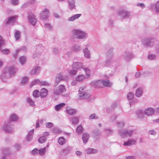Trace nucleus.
Instances as JSON below:
<instances>
[{
    "mask_svg": "<svg viewBox=\"0 0 159 159\" xmlns=\"http://www.w3.org/2000/svg\"><path fill=\"white\" fill-rule=\"evenodd\" d=\"M34 132V129L30 130L28 134L27 135L26 139L28 142L31 141L33 138V134Z\"/></svg>",
    "mask_w": 159,
    "mask_h": 159,
    "instance_id": "nucleus-21",
    "label": "nucleus"
},
{
    "mask_svg": "<svg viewBox=\"0 0 159 159\" xmlns=\"http://www.w3.org/2000/svg\"><path fill=\"white\" fill-rule=\"evenodd\" d=\"M135 132L134 130H128L126 129H121L119 130V135L122 138H124L127 136L131 137Z\"/></svg>",
    "mask_w": 159,
    "mask_h": 159,
    "instance_id": "nucleus-3",
    "label": "nucleus"
},
{
    "mask_svg": "<svg viewBox=\"0 0 159 159\" xmlns=\"http://www.w3.org/2000/svg\"><path fill=\"white\" fill-rule=\"evenodd\" d=\"M117 14L122 19H127L130 16L129 12L124 8L119 9L117 12Z\"/></svg>",
    "mask_w": 159,
    "mask_h": 159,
    "instance_id": "nucleus-5",
    "label": "nucleus"
},
{
    "mask_svg": "<svg viewBox=\"0 0 159 159\" xmlns=\"http://www.w3.org/2000/svg\"><path fill=\"white\" fill-rule=\"evenodd\" d=\"M72 34L74 38L78 39H83L88 37V34L85 32L79 29L73 30Z\"/></svg>",
    "mask_w": 159,
    "mask_h": 159,
    "instance_id": "nucleus-1",
    "label": "nucleus"
},
{
    "mask_svg": "<svg viewBox=\"0 0 159 159\" xmlns=\"http://www.w3.org/2000/svg\"><path fill=\"white\" fill-rule=\"evenodd\" d=\"M2 52L4 54H7L9 53L10 51L7 49H5L2 50Z\"/></svg>",
    "mask_w": 159,
    "mask_h": 159,
    "instance_id": "nucleus-60",
    "label": "nucleus"
},
{
    "mask_svg": "<svg viewBox=\"0 0 159 159\" xmlns=\"http://www.w3.org/2000/svg\"><path fill=\"white\" fill-rule=\"evenodd\" d=\"M19 3L18 0H12V4L14 5H17Z\"/></svg>",
    "mask_w": 159,
    "mask_h": 159,
    "instance_id": "nucleus-63",
    "label": "nucleus"
},
{
    "mask_svg": "<svg viewBox=\"0 0 159 159\" xmlns=\"http://www.w3.org/2000/svg\"><path fill=\"white\" fill-rule=\"evenodd\" d=\"M28 77H25L22 80L21 83L22 84H25L28 82Z\"/></svg>",
    "mask_w": 159,
    "mask_h": 159,
    "instance_id": "nucleus-56",
    "label": "nucleus"
},
{
    "mask_svg": "<svg viewBox=\"0 0 159 159\" xmlns=\"http://www.w3.org/2000/svg\"><path fill=\"white\" fill-rule=\"evenodd\" d=\"M27 51V48L25 46H22L20 48H17L16 50V52H15L13 55L14 57L16 58L19 52H25Z\"/></svg>",
    "mask_w": 159,
    "mask_h": 159,
    "instance_id": "nucleus-17",
    "label": "nucleus"
},
{
    "mask_svg": "<svg viewBox=\"0 0 159 159\" xmlns=\"http://www.w3.org/2000/svg\"><path fill=\"white\" fill-rule=\"evenodd\" d=\"M48 94V90L45 88H43L41 90L40 95L42 98H44L46 97Z\"/></svg>",
    "mask_w": 159,
    "mask_h": 159,
    "instance_id": "nucleus-27",
    "label": "nucleus"
},
{
    "mask_svg": "<svg viewBox=\"0 0 159 159\" xmlns=\"http://www.w3.org/2000/svg\"><path fill=\"white\" fill-rule=\"evenodd\" d=\"M142 89L141 88H139L136 91L135 95L137 97H140L142 96Z\"/></svg>",
    "mask_w": 159,
    "mask_h": 159,
    "instance_id": "nucleus-30",
    "label": "nucleus"
},
{
    "mask_svg": "<svg viewBox=\"0 0 159 159\" xmlns=\"http://www.w3.org/2000/svg\"><path fill=\"white\" fill-rule=\"evenodd\" d=\"M89 137V134L86 133L83 134L82 138L83 143H86L88 141Z\"/></svg>",
    "mask_w": 159,
    "mask_h": 159,
    "instance_id": "nucleus-31",
    "label": "nucleus"
},
{
    "mask_svg": "<svg viewBox=\"0 0 159 159\" xmlns=\"http://www.w3.org/2000/svg\"><path fill=\"white\" fill-rule=\"evenodd\" d=\"M85 152L87 154H90L97 153L98 151L97 150L94 148H89L85 150Z\"/></svg>",
    "mask_w": 159,
    "mask_h": 159,
    "instance_id": "nucleus-26",
    "label": "nucleus"
},
{
    "mask_svg": "<svg viewBox=\"0 0 159 159\" xmlns=\"http://www.w3.org/2000/svg\"><path fill=\"white\" fill-rule=\"evenodd\" d=\"M19 61L20 63L22 64H24L26 62V58L24 56H21L20 57Z\"/></svg>",
    "mask_w": 159,
    "mask_h": 159,
    "instance_id": "nucleus-41",
    "label": "nucleus"
},
{
    "mask_svg": "<svg viewBox=\"0 0 159 159\" xmlns=\"http://www.w3.org/2000/svg\"><path fill=\"white\" fill-rule=\"evenodd\" d=\"M39 92L37 90H34L33 92V95L34 98H38L39 96Z\"/></svg>",
    "mask_w": 159,
    "mask_h": 159,
    "instance_id": "nucleus-48",
    "label": "nucleus"
},
{
    "mask_svg": "<svg viewBox=\"0 0 159 159\" xmlns=\"http://www.w3.org/2000/svg\"><path fill=\"white\" fill-rule=\"evenodd\" d=\"M13 125H11L10 122L5 123L3 127V129L6 132L9 133L12 132Z\"/></svg>",
    "mask_w": 159,
    "mask_h": 159,
    "instance_id": "nucleus-10",
    "label": "nucleus"
},
{
    "mask_svg": "<svg viewBox=\"0 0 159 159\" xmlns=\"http://www.w3.org/2000/svg\"><path fill=\"white\" fill-rule=\"evenodd\" d=\"M134 97V94L132 92L129 93L127 94V98L129 100H132Z\"/></svg>",
    "mask_w": 159,
    "mask_h": 159,
    "instance_id": "nucleus-49",
    "label": "nucleus"
},
{
    "mask_svg": "<svg viewBox=\"0 0 159 159\" xmlns=\"http://www.w3.org/2000/svg\"><path fill=\"white\" fill-rule=\"evenodd\" d=\"M84 87H80L79 90V93L78 94L79 98L80 99H84L88 98L89 97V94H87L84 92Z\"/></svg>",
    "mask_w": 159,
    "mask_h": 159,
    "instance_id": "nucleus-9",
    "label": "nucleus"
},
{
    "mask_svg": "<svg viewBox=\"0 0 159 159\" xmlns=\"http://www.w3.org/2000/svg\"><path fill=\"white\" fill-rule=\"evenodd\" d=\"M75 70H70L69 71V74L72 75H76L77 73V71Z\"/></svg>",
    "mask_w": 159,
    "mask_h": 159,
    "instance_id": "nucleus-54",
    "label": "nucleus"
},
{
    "mask_svg": "<svg viewBox=\"0 0 159 159\" xmlns=\"http://www.w3.org/2000/svg\"><path fill=\"white\" fill-rule=\"evenodd\" d=\"M85 78L84 76L82 75H77L76 78V81L78 82H81L83 81Z\"/></svg>",
    "mask_w": 159,
    "mask_h": 159,
    "instance_id": "nucleus-33",
    "label": "nucleus"
},
{
    "mask_svg": "<svg viewBox=\"0 0 159 159\" xmlns=\"http://www.w3.org/2000/svg\"><path fill=\"white\" fill-rule=\"evenodd\" d=\"M65 105V103H60L56 105L55 107V109L57 111H59Z\"/></svg>",
    "mask_w": 159,
    "mask_h": 159,
    "instance_id": "nucleus-34",
    "label": "nucleus"
},
{
    "mask_svg": "<svg viewBox=\"0 0 159 159\" xmlns=\"http://www.w3.org/2000/svg\"><path fill=\"white\" fill-rule=\"evenodd\" d=\"M113 61L112 58L107 57V60L105 63V66H107Z\"/></svg>",
    "mask_w": 159,
    "mask_h": 159,
    "instance_id": "nucleus-37",
    "label": "nucleus"
},
{
    "mask_svg": "<svg viewBox=\"0 0 159 159\" xmlns=\"http://www.w3.org/2000/svg\"><path fill=\"white\" fill-rule=\"evenodd\" d=\"M16 71V69L13 66H8L4 68L3 72L5 74H8L11 76L15 74Z\"/></svg>",
    "mask_w": 159,
    "mask_h": 159,
    "instance_id": "nucleus-8",
    "label": "nucleus"
},
{
    "mask_svg": "<svg viewBox=\"0 0 159 159\" xmlns=\"http://www.w3.org/2000/svg\"><path fill=\"white\" fill-rule=\"evenodd\" d=\"M40 67L39 66H37L33 69L31 71V74L32 75H37L40 72Z\"/></svg>",
    "mask_w": 159,
    "mask_h": 159,
    "instance_id": "nucleus-22",
    "label": "nucleus"
},
{
    "mask_svg": "<svg viewBox=\"0 0 159 159\" xmlns=\"http://www.w3.org/2000/svg\"><path fill=\"white\" fill-rule=\"evenodd\" d=\"M71 121L73 124H76L78 123L79 120L77 117H73L71 119Z\"/></svg>",
    "mask_w": 159,
    "mask_h": 159,
    "instance_id": "nucleus-46",
    "label": "nucleus"
},
{
    "mask_svg": "<svg viewBox=\"0 0 159 159\" xmlns=\"http://www.w3.org/2000/svg\"><path fill=\"white\" fill-rule=\"evenodd\" d=\"M69 7L70 10L75 9V0H68Z\"/></svg>",
    "mask_w": 159,
    "mask_h": 159,
    "instance_id": "nucleus-25",
    "label": "nucleus"
},
{
    "mask_svg": "<svg viewBox=\"0 0 159 159\" xmlns=\"http://www.w3.org/2000/svg\"><path fill=\"white\" fill-rule=\"evenodd\" d=\"M46 148H41L39 150V154L41 156H43L45 154L46 152Z\"/></svg>",
    "mask_w": 159,
    "mask_h": 159,
    "instance_id": "nucleus-38",
    "label": "nucleus"
},
{
    "mask_svg": "<svg viewBox=\"0 0 159 159\" xmlns=\"http://www.w3.org/2000/svg\"><path fill=\"white\" fill-rule=\"evenodd\" d=\"M101 83L105 86L110 87L112 85L111 83L109 80H104L92 82L91 83V85L95 87H99V85Z\"/></svg>",
    "mask_w": 159,
    "mask_h": 159,
    "instance_id": "nucleus-4",
    "label": "nucleus"
},
{
    "mask_svg": "<svg viewBox=\"0 0 159 159\" xmlns=\"http://www.w3.org/2000/svg\"><path fill=\"white\" fill-rule=\"evenodd\" d=\"M83 53L84 56L88 59H90L91 57V54L90 51L88 48H86L83 50Z\"/></svg>",
    "mask_w": 159,
    "mask_h": 159,
    "instance_id": "nucleus-20",
    "label": "nucleus"
},
{
    "mask_svg": "<svg viewBox=\"0 0 159 159\" xmlns=\"http://www.w3.org/2000/svg\"><path fill=\"white\" fill-rule=\"evenodd\" d=\"M156 58V56L153 54H150L148 56V58L151 60L154 59Z\"/></svg>",
    "mask_w": 159,
    "mask_h": 159,
    "instance_id": "nucleus-61",
    "label": "nucleus"
},
{
    "mask_svg": "<svg viewBox=\"0 0 159 159\" xmlns=\"http://www.w3.org/2000/svg\"><path fill=\"white\" fill-rule=\"evenodd\" d=\"M144 113L148 116H152L154 113V109L152 107L144 109Z\"/></svg>",
    "mask_w": 159,
    "mask_h": 159,
    "instance_id": "nucleus-13",
    "label": "nucleus"
},
{
    "mask_svg": "<svg viewBox=\"0 0 159 159\" xmlns=\"http://www.w3.org/2000/svg\"><path fill=\"white\" fill-rule=\"evenodd\" d=\"M5 43L2 37L0 36V50H2V47L4 46Z\"/></svg>",
    "mask_w": 159,
    "mask_h": 159,
    "instance_id": "nucleus-45",
    "label": "nucleus"
},
{
    "mask_svg": "<svg viewBox=\"0 0 159 159\" xmlns=\"http://www.w3.org/2000/svg\"><path fill=\"white\" fill-rule=\"evenodd\" d=\"M40 83L41 81L39 80L38 79H36L33 81L31 83L30 86L31 87L34 86V85L39 84Z\"/></svg>",
    "mask_w": 159,
    "mask_h": 159,
    "instance_id": "nucleus-42",
    "label": "nucleus"
},
{
    "mask_svg": "<svg viewBox=\"0 0 159 159\" xmlns=\"http://www.w3.org/2000/svg\"><path fill=\"white\" fill-rule=\"evenodd\" d=\"M41 85H43V86H49V83L48 82L44 81L41 82Z\"/></svg>",
    "mask_w": 159,
    "mask_h": 159,
    "instance_id": "nucleus-62",
    "label": "nucleus"
},
{
    "mask_svg": "<svg viewBox=\"0 0 159 159\" xmlns=\"http://www.w3.org/2000/svg\"><path fill=\"white\" fill-rule=\"evenodd\" d=\"M83 64L80 62H74L73 63L72 67L73 70H77L83 68Z\"/></svg>",
    "mask_w": 159,
    "mask_h": 159,
    "instance_id": "nucleus-14",
    "label": "nucleus"
},
{
    "mask_svg": "<svg viewBox=\"0 0 159 159\" xmlns=\"http://www.w3.org/2000/svg\"><path fill=\"white\" fill-rule=\"evenodd\" d=\"M39 150L34 148L31 151V153L33 155H35L36 154H39Z\"/></svg>",
    "mask_w": 159,
    "mask_h": 159,
    "instance_id": "nucleus-55",
    "label": "nucleus"
},
{
    "mask_svg": "<svg viewBox=\"0 0 159 159\" xmlns=\"http://www.w3.org/2000/svg\"><path fill=\"white\" fill-rule=\"evenodd\" d=\"M58 142L61 145H63L66 143V139L63 137H59L58 140Z\"/></svg>",
    "mask_w": 159,
    "mask_h": 159,
    "instance_id": "nucleus-32",
    "label": "nucleus"
},
{
    "mask_svg": "<svg viewBox=\"0 0 159 159\" xmlns=\"http://www.w3.org/2000/svg\"><path fill=\"white\" fill-rule=\"evenodd\" d=\"M53 131L54 133H60L61 132V130L57 128H53Z\"/></svg>",
    "mask_w": 159,
    "mask_h": 159,
    "instance_id": "nucleus-59",
    "label": "nucleus"
},
{
    "mask_svg": "<svg viewBox=\"0 0 159 159\" xmlns=\"http://www.w3.org/2000/svg\"><path fill=\"white\" fill-rule=\"evenodd\" d=\"M123 57L125 60L129 61L134 57V56L131 52H126L123 55Z\"/></svg>",
    "mask_w": 159,
    "mask_h": 159,
    "instance_id": "nucleus-15",
    "label": "nucleus"
},
{
    "mask_svg": "<svg viewBox=\"0 0 159 159\" xmlns=\"http://www.w3.org/2000/svg\"><path fill=\"white\" fill-rule=\"evenodd\" d=\"M18 119V116L15 114H13L10 116V120L12 121H15L17 120Z\"/></svg>",
    "mask_w": 159,
    "mask_h": 159,
    "instance_id": "nucleus-35",
    "label": "nucleus"
},
{
    "mask_svg": "<svg viewBox=\"0 0 159 159\" xmlns=\"http://www.w3.org/2000/svg\"><path fill=\"white\" fill-rule=\"evenodd\" d=\"M83 130L82 127L81 125H79L77 127L76 132L78 133H81Z\"/></svg>",
    "mask_w": 159,
    "mask_h": 159,
    "instance_id": "nucleus-52",
    "label": "nucleus"
},
{
    "mask_svg": "<svg viewBox=\"0 0 159 159\" xmlns=\"http://www.w3.org/2000/svg\"><path fill=\"white\" fill-rule=\"evenodd\" d=\"M81 16V14H78L74 15L70 17L68 19V20L69 21H74L75 20L79 18Z\"/></svg>",
    "mask_w": 159,
    "mask_h": 159,
    "instance_id": "nucleus-23",
    "label": "nucleus"
},
{
    "mask_svg": "<svg viewBox=\"0 0 159 159\" xmlns=\"http://www.w3.org/2000/svg\"><path fill=\"white\" fill-rule=\"evenodd\" d=\"M148 133L151 135L155 136L157 132L154 130H151L148 131Z\"/></svg>",
    "mask_w": 159,
    "mask_h": 159,
    "instance_id": "nucleus-57",
    "label": "nucleus"
},
{
    "mask_svg": "<svg viewBox=\"0 0 159 159\" xmlns=\"http://www.w3.org/2000/svg\"><path fill=\"white\" fill-rule=\"evenodd\" d=\"M93 137L95 139L98 138L100 136V132L98 129H95L93 132Z\"/></svg>",
    "mask_w": 159,
    "mask_h": 159,
    "instance_id": "nucleus-28",
    "label": "nucleus"
},
{
    "mask_svg": "<svg viewBox=\"0 0 159 159\" xmlns=\"http://www.w3.org/2000/svg\"><path fill=\"white\" fill-rule=\"evenodd\" d=\"M27 102L30 106L32 107H34L35 106V104L34 101L30 98H29L27 99Z\"/></svg>",
    "mask_w": 159,
    "mask_h": 159,
    "instance_id": "nucleus-39",
    "label": "nucleus"
},
{
    "mask_svg": "<svg viewBox=\"0 0 159 159\" xmlns=\"http://www.w3.org/2000/svg\"><path fill=\"white\" fill-rule=\"evenodd\" d=\"M20 32L17 30L15 34V37L16 40L19 39L20 37Z\"/></svg>",
    "mask_w": 159,
    "mask_h": 159,
    "instance_id": "nucleus-53",
    "label": "nucleus"
},
{
    "mask_svg": "<svg viewBox=\"0 0 159 159\" xmlns=\"http://www.w3.org/2000/svg\"><path fill=\"white\" fill-rule=\"evenodd\" d=\"M10 150L8 148H3L2 149V153L4 154H7L9 153Z\"/></svg>",
    "mask_w": 159,
    "mask_h": 159,
    "instance_id": "nucleus-44",
    "label": "nucleus"
},
{
    "mask_svg": "<svg viewBox=\"0 0 159 159\" xmlns=\"http://www.w3.org/2000/svg\"><path fill=\"white\" fill-rule=\"evenodd\" d=\"M141 42L144 46L147 48L152 47L155 43H158V41L155 39L145 38L142 40Z\"/></svg>",
    "mask_w": 159,
    "mask_h": 159,
    "instance_id": "nucleus-2",
    "label": "nucleus"
},
{
    "mask_svg": "<svg viewBox=\"0 0 159 159\" xmlns=\"http://www.w3.org/2000/svg\"><path fill=\"white\" fill-rule=\"evenodd\" d=\"M18 17L17 16H13L8 17L6 21V23L8 24L12 25L15 22Z\"/></svg>",
    "mask_w": 159,
    "mask_h": 159,
    "instance_id": "nucleus-18",
    "label": "nucleus"
},
{
    "mask_svg": "<svg viewBox=\"0 0 159 159\" xmlns=\"http://www.w3.org/2000/svg\"><path fill=\"white\" fill-rule=\"evenodd\" d=\"M144 110H139L137 111L136 115L140 119H143L144 117Z\"/></svg>",
    "mask_w": 159,
    "mask_h": 159,
    "instance_id": "nucleus-24",
    "label": "nucleus"
},
{
    "mask_svg": "<svg viewBox=\"0 0 159 159\" xmlns=\"http://www.w3.org/2000/svg\"><path fill=\"white\" fill-rule=\"evenodd\" d=\"M66 90L65 85L63 84L60 85L57 87L54 88L53 93L54 95H58L61 93L66 92Z\"/></svg>",
    "mask_w": 159,
    "mask_h": 159,
    "instance_id": "nucleus-7",
    "label": "nucleus"
},
{
    "mask_svg": "<svg viewBox=\"0 0 159 159\" xmlns=\"http://www.w3.org/2000/svg\"><path fill=\"white\" fill-rule=\"evenodd\" d=\"M105 131L107 136L112 134L113 133V131L111 129L108 128H105Z\"/></svg>",
    "mask_w": 159,
    "mask_h": 159,
    "instance_id": "nucleus-47",
    "label": "nucleus"
},
{
    "mask_svg": "<svg viewBox=\"0 0 159 159\" xmlns=\"http://www.w3.org/2000/svg\"><path fill=\"white\" fill-rule=\"evenodd\" d=\"M113 49L112 48L109 49L107 53V57L112 58L113 57Z\"/></svg>",
    "mask_w": 159,
    "mask_h": 159,
    "instance_id": "nucleus-36",
    "label": "nucleus"
},
{
    "mask_svg": "<svg viewBox=\"0 0 159 159\" xmlns=\"http://www.w3.org/2000/svg\"><path fill=\"white\" fill-rule=\"evenodd\" d=\"M68 80V76L63 75L62 73H60L57 75L55 79L54 86H57L61 80L67 81Z\"/></svg>",
    "mask_w": 159,
    "mask_h": 159,
    "instance_id": "nucleus-6",
    "label": "nucleus"
},
{
    "mask_svg": "<svg viewBox=\"0 0 159 159\" xmlns=\"http://www.w3.org/2000/svg\"><path fill=\"white\" fill-rule=\"evenodd\" d=\"M46 127L48 128H50L53 126V124L51 122H47L45 124Z\"/></svg>",
    "mask_w": 159,
    "mask_h": 159,
    "instance_id": "nucleus-58",
    "label": "nucleus"
},
{
    "mask_svg": "<svg viewBox=\"0 0 159 159\" xmlns=\"http://www.w3.org/2000/svg\"><path fill=\"white\" fill-rule=\"evenodd\" d=\"M81 48L80 46H75L73 47V49L75 52H78L80 50Z\"/></svg>",
    "mask_w": 159,
    "mask_h": 159,
    "instance_id": "nucleus-51",
    "label": "nucleus"
},
{
    "mask_svg": "<svg viewBox=\"0 0 159 159\" xmlns=\"http://www.w3.org/2000/svg\"><path fill=\"white\" fill-rule=\"evenodd\" d=\"M83 69L86 74V78H89L90 77V70L89 69L85 68H84Z\"/></svg>",
    "mask_w": 159,
    "mask_h": 159,
    "instance_id": "nucleus-40",
    "label": "nucleus"
},
{
    "mask_svg": "<svg viewBox=\"0 0 159 159\" xmlns=\"http://www.w3.org/2000/svg\"><path fill=\"white\" fill-rule=\"evenodd\" d=\"M47 139V138L45 137L44 136H43L39 139L38 141L40 143H44Z\"/></svg>",
    "mask_w": 159,
    "mask_h": 159,
    "instance_id": "nucleus-43",
    "label": "nucleus"
},
{
    "mask_svg": "<svg viewBox=\"0 0 159 159\" xmlns=\"http://www.w3.org/2000/svg\"><path fill=\"white\" fill-rule=\"evenodd\" d=\"M49 16V10L47 8H45L42 10L40 14L41 19L45 20L48 18Z\"/></svg>",
    "mask_w": 159,
    "mask_h": 159,
    "instance_id": "nucleus-12",
    "label": "nucleus"
},
{
    "mask_svg": "<svg viewBox=\"0 0 159 159\" xmlns=\"http://www.w3.org/2000/svg\"><path fill=\"white\" fill-rule=\"evenodd\" d=\"M136 143V140L135 139L131 138L126 142L123 143V145L125 146H128L135 144Z\"/></svg>",
    "mask_w": 159,
    "mask_h": 159,
    "instance_id": "nucleus-16",
    "label": "nucleus"
},
{
    "mask_svg": "<svg viewBox=\"0 0 159 159\" xmlns=\"http://www.w3.org/2000/svg\"><path fill=\"white\" fill-rule=\"evenodd\" d=\"M67 113L69 115H73L75 114L77 112L75 109L71 108H67L66 110Z\"/></svg>",
    "mask_w": 159,
    "mask_h": 159,
    "instance_id": "nucleus-29",
    "label": "nucleus"
},
{
    "mask_svg": "<svg viewBox=\"0 0 159 159\" xmlns=\"http://www.w3.org/2000/svg\"><path fill=\"white\" fill-rule=\"evenodd\" d=\"M98 118V117L94 113L90 115L89 117V119H97Z\"/></svg>",
    "mask_w": 159,
    "mask_h": 159,
    "instance_id": "nucleus-50",
    "label": "nucleus"
},
{
    "mask_svg": "<svg viewBox=\"0 0 159 159\" xmlns=\"http://www.w3.org/2000/svg\"><path fill=\"white\" fill-rule=\"evenodd\" d=\"M29 19L30 23L33 25H34L37 21L35 16L33 14H30L29 16Z\"/></svg>",
    "mask_w": 159,
    "mask_h": 159,
    "instance_id": "nucleus-19",
    "label": "nucleus"
},
{
    "mask_svg": "<svg viewBox=\"0 0 159 159\" xmlns=\"http://www.w3.org/2000/svg\"><path fill=\"white\" fill-rule=\"evenodd\" d=\"M149 8L156 12H159V0L155 3L151 4L149 6Z\"/></svg>",
    "mask_w": 159,
    "mask_h": 159,
    "instance_id": "nucleus-11",
    "label": "nucleus"
},
{
    "mask_svg": "<svg viewBox=\"0 0 159 159\" xmlns=\"http://www.w3.org/2000/svg\"><path fill=\"white\" fill-rule=\"evenodd\" d=\"M125 159H135V157L133 156H128L125 157Z\"/></svg>",
    "mask_w": 159,
    "mask_h": 159,
    "instance_id": "nucleus-64",
    "label": "nucleus"
}]
</instances>
